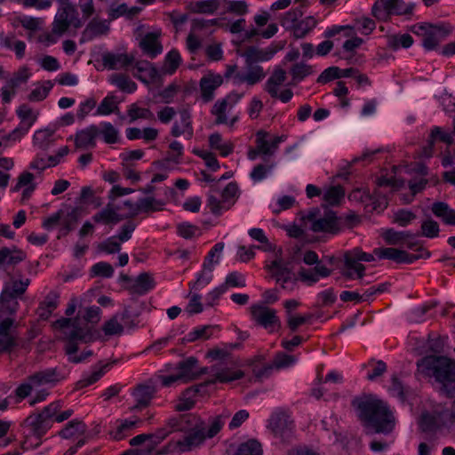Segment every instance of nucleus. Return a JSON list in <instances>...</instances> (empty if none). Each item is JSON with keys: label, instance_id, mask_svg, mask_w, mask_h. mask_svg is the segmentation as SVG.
Listing matches in <instances>:
<instances>
[{"label": "nucleus", "instance_id": "nucleus-1", "mask_svg": "<svg viewBox=\"0 0 455 455\" xmlns=\"http://www.w3.org/2000/svg\"><path fill=\"white\" fill-rule=\"evenodd\" d=\"M352 404L355 407L367 435H387L395 428V417L383 401L372 396H363L354 399Z\"/></svg>", "mask_w": 455, "mask_h": 455}, {"label": "nucleus", "instance_id": "nucleus-2", "mask_svg": "<svg viewBox=\"0 0 455 455\" xmlns=\"http://www.w3.org/2000/svg\"><path fill=\"white\" fill-rule=\"evenodd\" d=\"M229 412H224L218 416L212 417L208 421H203L196 419L195 416H189L194 421L190 431L184 436L183 439L177 442H170L161 451L160 454H164L169 451L178 450L180 452L191 451L202 444L206 438H212L222 428L225 421L229 418Z\"/></svg>", "mask_w": 455, "mask_h": 455}, {"label": "nucleus", "instance_id": "nucleus-3", "mask_svg": "<svg viewBox=\"0 0 455 455\" xmlns=\"http://www.w3.org/2000/svg\"><path fill=\"white\" fill-rule=\"evenodd\" d=\"M52 328L61 331L62 339L66 342L64 349L69 362L78 363L92 355L91 350H87L80 355H76L80 342L87 343L92 340L91 328L87 324H83L79 316L61 317L52 323Z\"/></svg>", "mask_w": 455, "mask_h": 455}, {"label": "nucleus", "instance_id": "nucleus-4", "mask_svg": "<svg viewBox=\"0 0 455 455\" xmlns=\"http://www.w3.org/2000/svg\"><path fill=\"white\" fill-rule=\"evenodd\" d=\"M418 371L433 376L442 384L441 390L449 397L455 394V362L444 356L428 355L417 363Z\"/></svg>", "mask_w": 455, "mask_h": 455}, {"label": "nucleus", "instance_id": "nucleus-5", "mask_svg": "<svg viewBox=\"0 0 455 455\" xmlns=\"http://www.w3.org/2000/svg\"><path fill=\"white\" fill-rule=\"evenodd\" d=\"M301 219L305 226L314 233L336 235L340 231V224L336 213L328 209H311Z\"/></svg>", "mask_w": 455, "mask_h": 455}, {"label": "nucleus", "instance_id": "nucleus-6", "mask_svg": "<svg viewBox=\"0 0 455 455\" xmlns=\"http://www.w3.org/2000/svg\"><path fill=\"white\" fill-rule=\"evenodd\" d=\"M82 26L83 21L79 18L76 7L69 3H66L58 9L52 24V31L46 36V40L50 43H55L57 38L66 33L69 27L79 28Z\"/></svg>", "mask_w": 455, "mask_h": 455}, {"label": "nucleus", "instance_id": "nucleus-7", "mask_svg": "<svg viewBox=\"0 0 455 455\" xmlns=\"http://www.w3.org/2000/svg\"><path fill=\"white\" fill-rule=\"evenodd\" d=\"M29 283V278L10 275L9 281L4 283L0 294V303L3 304V308L11 315L15 314L19 307L18 299L26 292Z\"/></svg>", "mask_w": 455, "mask_h": 455}, {"label": "nucleus", "instance_id": "nucleus-8", "mask_svg": "<svg viewBox=\"0 0 455 455\" xmlns=\"http://www.w3.org/2000/svg\"><path fill=\"white\" fill-rule=\"evenodd\" d=\"M218 194H220V190L217 184H213L208 194L207 206L216 216L221 215L223 212L229 210L235 204L238 197V186L235 182H230L220 192V199L217 197Z\"/></svg>", "mask_w": 455, "mask_h": 455}, {"label": "nucleus", "instance_id": "nucleus-9", "mask_svg": "<svg viewBox=\"0 0 455 455\" xmlns=\"http://www.w3.org/2000/svg\"><path fill=\"white\" fill-rule=\"evenodd\" d=\"M60 401H54L37 414H32L27 418L26 422L31 427V431L36 437L44 435L52 427V419L56 417L61 408Z\"/></svg>", "mask_w": 455, "mask_h": 455}, {"label": "nucleus", "instance_id": "nucleus-10", "mask_svg": "<svg viewBox=\"0 0 455 455\" xmlns=\"http://www.w3.org/2000/svg\"><path fill=\"white\" fill-rule=\"evenodd\" d=\"M267 427L275 437L282 442H290L293 437V421L283 411L277 410L274 411L268 419Z\"/></svg>", "mask_w": 455, "mask_h": 455}, {"label": "nucleus", "instance_id": "nucleus-11", "mask_svg": "<svg viewBox=\"0 0 455 455\" xmlns=\"http://www.w3.org/2000/svg\"><path fill=\"white\" fill-rule=\"evenodd\" d=\"M266 267L283 290L291 292L298 288V278L282 259H275Z\"/></svg>", "mask_w": 455, "mask_h": 455}, {"label": "nucleus", "instance_id": "nucleus-12", "mask_svg": "<svg viewBox=\"0 0 455 455\" xmlns=\"http://www.w3.org/2000/svg\"><path fill=\"white\" fill-rule=\"evenodd\" d=\"M137 325L135 316L132 315L128 307L121 314H116L102 325L106 336L121 335L124 328L132 329Z\"/></svg>", "mask_w": 455, "mask_h": 455}, {"label": "nucleus", "instance_id": "nucleus-13", "mask_svg": "<svg viewBox=\"0 0 455 455\" xmlns=\"http://www.w3.org/2000/svg\"><path fill=\"white\" fill-rule=\"evenodd\" d=\"M250 310L251 318L257 324L270 331H273L275 325L280 327L281 323L275 309L260 304H255L250 307Z\"/></svg>", "mask_w": 455, "mask_h": 455}, {"label": "nucleus", "instance_id": "nucleus-14", "mask_svg": "<svg viewBox=\"0 0 455 455\" xmlns=\"http://www.w3.org/2000/svg\"><path fill=\"white\" fill-rule=\"evenodd\" d=\"M14 319L0 320V354H11L18 346V336L13 330Z\"/></svg>", "mask_w": 455, "mask_h": 455}, {"label": "nucleus", "instance_id": "nucleus-15", "mask_svg": "<svg viewBox=\"0 0 455 455\" xmlns=\"http://www.w3.org/2000/svg\"><path fill=\"white\" fill-rule=\"evenodd\" d=\"M212 378L207 380V384L228 383L236 379H240L244 376L243 371L233 370L223 363H218L212 366L210 370Z\"/></svg>", "mask_w": 455, "mask_h": 455}, {"label": "nucleus", "instance_id": "nucleus-16", "mask_svg": "<svg viewBox=\"0 0 455 455\" xmlns=\"http://www.w3.org/2000/svg\"><path fill=\"white\" fill-rule=\"evenodd\" d=\"M411 31L421 38L422 45L427 51L435 49L441 41L435 31L434 25L429 23L413 25Z\"/></svg>", "mask_w": 455, "mask_h": 455}, {"label": "nucleus", "instance_id": "nucleus-17", "mask_svg": "<svg viewBox=\"0 0 455 455\" xmlns=\"http://www.w3.org/2000/svg\"><path fill=\"white\" fill-rule=\"evenodd\" d=\"M109 22L106 20L93 18L82 32L80 43L92 41L96 37L107 36L109 32Z\"/></svg>", "mask_w": 455, "mask_h": 455}, {"label": "nucleus", "instance_id": "nucleus-18", "mask_svg": "<svg viewBox=\"0 0 455 455\" xmlns=\"http://www.w3.org/2000/svg\"><path fill=\"white\" fill-rule=\"evenodd\" d=\"M448 417L447 411L423 413L420 419V428L425 435L429 436L439 429L443 425L448 424L445 419Z\"/></svg>", "mask_w": 455, "mask_h": 455}, {"label": "nucleus", "instance_id": "nucleus-19", "mask_svg": "<svg viewBox=\"0 0 455 455\" xmlns=\"http://www.w3.org/2000/svg\"><path fill=\"white\" fill-rule=\"evenodd\" d=\"M223 84V76L220 74L208 72L200 80V91L202 99L209 102L214 98V92Z\"/></svg>", "mask_w": 455, "mask_h": 455}, {"label": "nucleus", "instance_id": "nucleus-20", "mask_svg": "<svg viewBox=\"0 0 455 455\" xmlns=\"http://www.w3.org/2000/svg\"><path fill=\"white\" fill-rule=\"evenodd\" d=\"M365 267L354 255L352 250L344 253V267L341 274L347 279H361L364 275Z\"/></svg>", "mask_w": 455, "mask_h": 455}, {"label": "nucleus", "instance_id": "nucleus-21", "mask_svg": "<svg viewBox=\"0 0 455 455\" xmlns=\"http://www.w3.org/2000/svg\"><path fill=\"white\" fill-rule=\"evenodd\" d=\"M160 31L147 33L140 40L139 45L142 52L151 59L156 58L163 51V46L159 41Z\"/></svg>", "mask_w": 455, "mask_h": 455}, {"label": "nucleus", "instance_id": "nucleus-22", "mask_svg": "<svg viewBox=\"0 0 455 455\" xmlns=\"http://www.w3.org/2000/svg\"><path fill=\"white\" fill-rule=\"evenodd\" d=\"M26 259V253L16 246L0 249V268L7 270Z\"/></svg>", "mask_w": 455, "mask_h": 455}, {"label": "nucleus", "instance_id": "nucleus-23", "mask_svg": "<svg viewBox=\"0 0 455 455\" xmlns=\"http://www.w3.org/2000/svg\"><path fill=\"white\" fill-rule=\"evenodd\" d=\"M104 68L109 70L120 69L130 66L134 57L126 53L105 52L101 56Z\"/></svg>", "mask_w": 455, "mask_h": 455}, {"label": "nucleus", "instance_id": "nucleus-24", "mask_svg": "<svg viewBox=\"0 0 455 455\" xmlns=\"http://www.w3.org/2000/svg\"><path fill=\"white\" fill-rule=\"evenodd\" d=\"M156 392V389L154 385H139L132 392V395L135 399L136 403L132 408V411L141 410L148 406Z\"/></svg>", "mask_w": 455, "mask_h": 455}, {"label": "nucleus", "instance_id": "nucleus-25", "mask_svg": "<svg viewBox=\"0 0 455 455\" xmlns=\"http://www.w3.org/2000/svg\"><path fill=\"white\" fill-rule=\"evenodd\" d=\"M64 379L57 368H47L30 375V381L36 388L44 385H54Z\"/></svg>", "mask_w": 455, "mask_h": 455}, {"label": "nucleus", "instance_id": "nucleus-26", "mask_svg": "<svg viewBox=\"0 0 455 455\" xmlns=\"http://www.w3.org/2000/svg\"><path fill=\"white\" fill-rule=\"evenodd\" d=\"M197 360L195 357H189L185 361L179 363L178 375L184 382L193 380L199 377L201 374L208 372L207 368H203L200 371L196 369Z\"/></svg>", "mask_w": 455, "mask_h": 455}, {"label": "nucleus", "instance_id": "nucleus-27", "mask_svg": "<svg viewBox=\"0 0 455 455\" xmlns=\"http://www.w3.org/2000/svg\"><path fill=\"white\" fill-rule=\"evenodd\" d=\"M98 126L92 124L78 131L76 134L75 145L77 148L87 149L96 147Z\"/></svg>", "mask_w": 455, "mask_h": 455}, {"label": "nucleus", "instance_id": "nucleus-28", "mask_svg": "<svg viewBox=\"0 0 455 455\" xmlns=\"http://www.w3.org/2000/svg\"><path fill=\"white\" fill-rule=\"evenodd\" d=\"M180 122H175L171 129V134L173 137L185 135L187 139H191L194 130L191 122V115L188 109H182L179 112Z\"/></svg>", "mask_w": 455, "mask_h": 455}, {"label": "nucleus", "instance_id": "nucleus-29", "mask_svg": "<svg viewBox=\"0 0 455 455\" xmlns=\"http://www.w3.org/2000/svg\"><path fill=\"white\" fill-rule=\"evenodd\" d=\"M119 209V207H115L113 204H108L99 212L93 215L92 220L99 224H116L124 220V217L118 213Z\"/></svg>", "mask_w": 455, "mask_h": 455}, {"label": "nucleus", "instance_id": "nucleus-30", "mask_svg": "<svg viewBox=\"0 0 455 455\" xmlns=\"http://www.w3.org/2000/svg\"><path fill=\"white\" fill-rule=\"evenodd\" d=\"M136 73L133 76L142 83L148 84L158 76L157 69L148 60H139L134 66Z\"/></svg>", "mask_w": 455, "mask_h": 455}, {"label": "nucleus", "instance_id": "nucleus-31", "mask_svg": "<svg viewBox=\"0 0 455 455\" xmlns=\"http://www.w3.org/2000/svg\"><path fill=\"white\" fill-rule=\"evenodd\" d=\"M60 295L58 292L50 291L40 302L37 314L42 320H47L52 313L58 307Z\"/></svg>", "mask_w": 455, "mask_h": 455}, {"label": "nucleus", "instance_id": "nucleus-32", "mask_svg": "<svg viewBox=\"0 0 455 455\" xmlns=\"http://www.w3.org/2000/svg\"><path fill=\"white\" fill-rule=\"evenodd\" d=\"M155 280L153 276L147 272L140 274L134 280L133 284L130 287L132 294L144 295L155 287Z\"/></svg>", "mask_w": 455, "mask_h": 455}, {"label": "nucleus", "instance_id": "nucleus-33", "mask_svg": "<svg viewBox=\"0 0 455 455\" xmlns=\"http://www.w3.org/2000/svg\"><path fill=\"white\" fill-rule=\"evenodd\" d=\"M110 365L111 363H99L97 365L93 366L91 374L84 375V377L76 382V388L80 389L95 383L107 372Z\"/></svg>", "mask_w": 455, "mask_h": 455}, {"label": "nucleus", "instance_id": "nucleus-34", "mask_svg": "<svg viewBox=\"0 0 455 455\" xmlns=\"http://www.w3.org/2000/svg\"><path fill=\"white\" fill-rule=\"evenodd\" d=\"M286 80V72L281 68H275L265 84V91L272 97L277 98L278 88Z\"/></svg>", "mask_w": 455, "mask_h": 455}, {"label": "nucleus", "instance_id": "nucleus-35", "mask_svg": "<svg viewBox=\"0 0 455 455\" xmlns=\"http://www.w3.org/2000/svg\"><path fill=\"white\" fill-rule=\"evenodd\" d=\"M274 50H262L251 46L245 50L243 56L245 58L247 65H253L259 61H267L272 59L275 54Z\"/></svg>", "mask_w": 455, "mask_h": 455}, {"label": "nucleus", "instance_id": "nucleus-36", "mask_svg": "<svg viewBox=\"0 0 455 455\" xmlns=\"http://www.w3.org/2000/svg\"><path fill=\"white\" fill-rule=\"evenodd\" d=\"M16 115L20 119V125L30 130L38 118L39 112L27 104H21L16 109Z\"/></svg>", "mask_w": 455, "mask_h": 455}, {"label": "nucleus", "instance_id": "nucleus-37", "mask_svg": "<svg viewBox=\"0 0 455 455\" xmlns=\"http://www.w3.org/2000/svg\"><path fill=\"white\" fill-rule=\"evenodd\" d=\"M394 0H377L371 8L372 15L381 21H387L393 14Z\"/></svg>", "mask_w": 455, "mask_h": 455}, {"label": "nucleus", "instance_id": "nucleus-38", "mask_svg": "<svg viewBox=\"0 0 455 455\" xmlns=\"http://www.w3.org/2000/svg\"><path fill=\"white\" fill-rule=\"evenodd\" d=\"M432 212L448 225H455V211L446 203L435 202L431 207Z\"/></svg>", "mask_w": 455, "mask_h": 455}, {"label": "nucleus", "instance_id": "nucleus-39", "mask_svg": "<svg viewBox=\"0 0 455 455\" xmlns=\"http://www.w3.org/2000/svg\"><path fill=\"white\" fill-rule=\"evenodd\" d=\"M54 142V131L42 129L35 132L33 145L41 150H47Z\"/></svg>", "mask_w": 455, "mask_h": 455}, {"label": "nucleus", "instance_id": "nucleus-40", "mask_svg": "<svg viewBox=\"0 0 455 455\" xmlns=\"http://www.w3.org/2000/svg\"><path fill=\"white\" fill-rule=\"evenodd\" d=\"M383 238L387 244L400 245L403 244L407 240L414 239L415 235L409 231H395L393 228H389L383 233Z\"/></svg>", "mask_w": 455, "mask_h": 455}, {"label": "nucleus", "instance_id": "nucleus-41", "mask_svg": "<svg viewBox=\"0 0 455 455\" xmlns=\"http://www.w3.org/2000/svg\"><path fill=\"white\" fill-rule=\"evenodd\" d=\"M109 82L127 93H132L137 89V84L129 76L123 74H112L109 76Z\"/></svg>", "mask_w": 455, "mask_h": 455}, {"label": "nucleus", "instance_id": "nucleus-42", "mask_svg": "<svg viewBox=\"0 0 455 455\" xmlns=\"http://www.w3.org/2000/svg\"><path fill=\"white\" fill-rule=\"evenodd\" d=\"M98 126V136L101 135L103 140L108 144H114L118 141L119 132L109 122H102Z\"/></svg>", "mask_w": 455, "mask_h": 455}, {"label": "nucleus", "instance_id": "nucleus-43", "mask_svg": "<svg viewBox=\"0 0 455 455\" xmlns=\"http://www.w3.org/2000/svg\"><path fill=\"white\" fill-rule=\"evenodd\" d=\"M86 431V426L83 421L74 419L69 421L60 432V435L65 439L83 435Z\"/></svg>", "mask_w": 455, "mask_h": 455}, {"label": "nucleus", "instance_id": "nucleus-44", "mask_svg": "<svg viewBox=\"0 0 455 455\" xmlns=\"http://www.w3.org/2000/svg\"><path fill=\"white\" fill-rule=\"evenodd\" d=\"M209 144L211 148L220 151L222 156H228L234 150V146L230 141L223 142L220 133H212L209 137Z\"/></svg>", "mask_w": 455, "mask_h": 455}, {"label": "nucleus", "instance_id": "nucleus-45", "mask_svg": "<svg viewBox=\"0 0 455 455\" xmlns=\"http://www.w3.org/2000/svg\"><path fill=\"white\" fill-rule=\"evenodd\" d=\"M30 76L31 73L29 68L23 66L14 72L12 76L6 80V83L17 91L22 84L28 83Z\"/></svg>", "mask_w": 455, "mask_h": 455}, {"label": "nucleus", "instance_id": "nucleus-46", "mask_svg": "<svg viewBox=\"0 0 455 455\" xmlns=\"http://www.w3.org/2000/svg\"><path fill=\"white\" fill-rule=\"evenodd\" d=\"M80 217V209L77 207L70 208L66 215L61 216L62 231L64 234H68L74 229L76 223L78 221Z\"/></svg>", "mask_w": 455, "mask_h": 455}, {"label": "nucleus", "instance_id": "nucleus-47", "mask_svg": "<svg viewBox=\"0 0 455 455\" xmlns=\"http://www.w3.org/2000/svg\"><path fill=\"white\" fill-rule=\"evenodd\" d=\"M52 86L53 84L52 81H44L42 84H40L31 91V92L28 95V100L32 102H38L44 100L49 94Z\"/></svg>", "mask_w": 455, "mask_h": 455}, {"label": "nucleus", "instance_id": "nucleus-48", "mask_svg": "<svg viewBox=\"0 0 455 455\" xmlns=\"http://www.w3.org/2000/svg\"><path fill=\"white\" fill-rule=\"evenodd\" d=\"M315 26L316 20L312 16H308L301 20H299L291 31L293 32L295 37L302 38Z\"/></svg>", "mask_w": 455, "mask_h": 455}, {"label": "nucleus", "instance_id": "nucleus-49", "mask_svg": "<svg viewBox=\"0 0 455 455\" xmlns=\"http://www.w3.org/2000/svg\"><path fill=\"white\" fill-rule=\"evenodd\" d=\"M164 203L153 196L143 197L138 200L139 214L161 211Z\"/></svg>", "mask_w": 455, "mask_h": 455}, {"label": "nucleus", "instance_id": "nucleus-50", "mask_svg": "<svg viewBox=\"0 0 455 455\" xmlns=\"http://www.w3.org/2000/svg\"><path fill=\"white\" fill-rule=\"evenodd\" d=\"M118 110V101L114 95L105 97L97 108L95 115L108 116Z\"/></svg>", "mask_w": 455, "mask_h": 455}, {"label": "nucleus", "instance_id": "nucleus-51", "mask_svg": "<svg viewBox=\"0 0 455 455\" xmlns=\"http://www.w3.org/2000/svg\"><path fill=\"white\" fill-rule=\"evenodd\" d=\"M213 328L212 325L199 326L188 332L183 338V341L194 342L197 339H208L212 335Z\"/></svg>", "mask_w": 455, "mask_h": 455}, {"label": "nucleus", "instance_id": "nucleus-52", "mask_svg": "<svg viewBox=\"0 0 455 455\" xmlns=\"http://www.w3.org/2000/svg\"><path fill=\"white\" fill-rule=\"evenodd\" d=\"M219 6V0H201L193 4L191 11L195 13L213 14Z\"/></svg>", "mask_w": 455, "mask_h": 455}, {"label": "nucleus", "instance_id": "nucleus-53", "mask_svg": "<svg viewBox=\"0 0 455 455\" xmlns=\"http://www.w3.org/2000/svg\"><path fill=\"white\" fill-rule=\"evenodd\" d=\"M213 267H206L203 265V269L198 274L197 278L194 283H189L191 290H202L207 286L212 280Z\"/></svg>", "mask_w": 455, "mask_h": 455}, {"label": "nucleus", "instance_id": "nucleus-54", "mask_svg": "<svg viewBox=\"0 0 455 455\" xmlns=\"http://www.w3.org/2000/svg\"><path fill=\"white\" fill-rule=\"evenodd\" d=\"M140 11L141 8L140 7L135 6L129 8L126 4H121L116 7H112L109 10L108 15L111 20H116L121 16H126L131 19L136 16Z\"/></svg>", "mask_w": 455, "mask_h": 455}, {"label": "nucleus", "instance_id": "nucleus-55", "mask_svg": "<svg viewBox=\"0 0 455 455\" xmlns=\"http://www.w3.org/2000/svg\"><path fill=\"white\" fill-rule=\"evenodd\" d=\"M181 62V57L178 51H170L164 59V65L163 70L165 74L172 75L179 68Z\"/></svg>", "mask_w": 455, "mask_h": 455}, {"label": "nucleus", "instance_id": "nucleus-56", "mask_svg": "<svg viewBox=\"0 0 455 455\" xmlns=\"http://www.w3.org/2000/svg\"><path fill=\"white\" fill-rule=\"evenodd\" d=\"M344 195L345 192L342 187L333 186L326 189L323 193V200L330 205H336L341 201Z\"/></svg>", "mask_w": 455, "mask_h": 455}, {"label": "nucleus", "instance_id": "nucleus-57", "mask_svg": "<svg viewBox=\"0 0 455 455\" xmlns=\"http://www.w3.org/2000/svg\"><path fill=\"white\" fill-rule=\"evenodd\" d=\"M226 101L227 100H223V99L219 100L215 102L212 108L211 112L216 117V124H228V116L226 115V112L229 108V106L227 104Z\"/></svg>", "mask_w": 455, "mask_h": 455}, {"label": "nucleus", "instance_id": "nucleus-58", "mask_svg": "<svg viewBox=\"0 0 455 455\" xmlns=\"http://www.w3.org/2000/svg\"><path fill=\"white\" fill-rule=\"evenodd\" d=\"M376 257L379 259H388L397 263H401L402 256H403V251L395 248H376L373 251Z\"/></svg>", "mask_w": 455, "mask_h": 455}, {"label": "nucleus", "instance_id": "nucleus-59", "mask_svg": "<svg viewBox=\"0 0 455 455\" xmlns=\"http://www.w3.org/2000/svg\"><path fill=\"white\" fill-rule=\"evenodd\" d=\"M261 444L256 440H249L239 445L235 455H261Z\"/></svg>", "mask_w": 455, "mask_h": 455}, {"label": "nucleus", "instance_id": "nucleus-60", "mask_svg": "<svg viewBox=\"0 0 455 455\" xmlns=\"http://www.w3.org/2000/svg\"><path fill=\"white\" fill-rule=\"evenodd\" d=\"M313 73V68L311 66L305 63H296L292 66L291 69V74L292 76V84H295L298 82H300L307 76Z\"/></svg>", "mask_w": 455, "mask_h": 455}, {"label": "nucleus", "instance_id": "nucleus-61", "mask_svg": "<svg viewBox=\"0 0 455 455\" xmlns=\"http://www.w3.org/2000/svg\"><path fill=\"white\" fill-rule=\"evenodd\" d=\"M301 16L300 9H291L284 13L281 20V25L287 30H292Z\"/></svg>", "mask_w": 455, "mask_h": 455}, {"label": "nucleus", "instance_id": "nucleus-62", "mask_svg": "<svg viewBox=\"0 0 455 455\" xmlns=\"http://www.w3.org/2000/svg\"><path fill=\"white\" fill-rule=\"evenodd\" d=\"M268 133L264 131H259L256 133V146L257 150L264 156H272V150H270L269 140H267Z\"/></svg>", "mask_w": 455, "mask_h": 455}, {"label": "nucleus", "instance_id": "nucleus-63", "mask_svg": "<svg viewBox=\"0 0 455 455\" xmlns=\"http://www.w3.org/2000/svg\"><path fill=\"white\" fill-rule=\"evenodd\" d=\"M97 248L100 252L114 254L120 251L121 243L116 239V236H111L99 243Z\"/></svg>", "mask_w": 455, "mask_h": 455}, {"label": "nucleus", "instance_id": "nucleus-64", "mask_svg": "<svg viewBox=\"0 0 455 455\" xmlns=\"http://www.w3.org/2000/svg\"><path fill=\"white\" fill-rule=\"evenodd\" d=\"M421 235L427 238L437 237L439 235V225L438 223L428 218L422 221L421 223Z\"/></svg>", "mask_w": 455, "mask_h": 455}]
</instances>
